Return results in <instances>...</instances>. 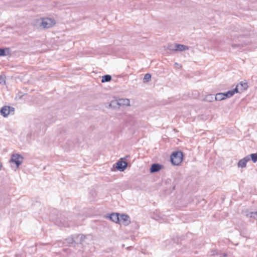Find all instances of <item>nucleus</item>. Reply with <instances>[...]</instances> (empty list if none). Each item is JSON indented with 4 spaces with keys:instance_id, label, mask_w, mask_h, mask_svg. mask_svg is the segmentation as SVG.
<instances>
[{
    "instance_id": "obj_16",
    "label": "nucleus",
    "mask_w": 257,
    "mask_h": 257,
    "mask_svg": "<svg viewBox=\"0 0 257 257\" xmlns=\"http://www.w3.org/2000/svg\"><path fill=\"white\" fill-rule=\"evenodd\" d=\"M151 78V74L149 73H147L145 75L143 81L144 82H147L149 80H150Z\"/></svg>"
},
{
    "instance_id": "obj_13",
    "label": "nucleus",
    "mask_w": 257,
    "mask_h": 257,
    "mask_svg": "<svg viewBox=\"0 0 257 257\" xmlns=\"http://www.w3.org/2000/svg\"><path fill=\"white\" fill-rule=\"evenodd\" d=\"M188 49V47L184 45L176 44V51H183Z\"/></svg>"
},
{
    "instance_id": "obj_21",
    "label": "nucleus",
    "mask_w": 257,
    "mask_h": 257,
    "mask_svg": "<svg viewBox=\"0 0 257 257\" xmlns=\"http://www.w3.org/2000/svg\"><path fill=\"white\" fill-rule=\"evenodd\" d=\"M2 165L1 162H0V170H1V169H2Z\"/></svg>"
},
{
    "instance_id": "obj_20",
    "label": "nucleus",
    "mask_w": 257,
    "mask_h": 257,
    "mask_svg": "<svg viewBox=\"0 0 257 257\" xmlns=\"http://www.w3.org/2000/svg\"><path fill=\"white\" fill-rule=\"evenodd\" d=\"M232 47L234 48H237L240 46V44H232Z\"/></svg>"
},
{
    "instance_id": "obj_3",
    "label": "nucleus",
    "mask_w": 257,
    "mask_h": 257,
    "mask_svg": "<svg viewBox=\"0 0 257 257\" xmlns=\"http://www.w3.org/2000/svg\"><path fill=\"white\" fill-rule=\"evenodd\" d=\"M23 157L19 154H13L12 156L10 162L12 164L15 165L16 167L18 168L20 165L22 163Z\"/></svg>"
},
{
    "instance_id": "obj_2",
    "label": "nucleus",
    "mask_w": 257,
    "mask_h": 257,
    "mask_svg": "<svg viewBox=\"0 0 257 257\" xmlns=\"http://www.w3.org/2000/svg\"><path fill=\"white\" fill-rule=\"evenodd\" d=\"M55 24V21L52 18H44L41 20L40 25L43 28L48 29L52 27Z\"/></svg>"
},
{
    "instance_id": "obj_1",
    "label": "nucleus",
    "mask_w": 257,
    "mask_h": 257,
    "mask_svg": "<svg viewBox=\"0 0 257 257\" xmlns=\"http://www.w3.org/2000/svg\"><path fill=\"white\" fill-rule=\"evenodd\" d=\"M183 155L181 152H173L171 156V161L174 165H179L183 161Z\"/></svg>"
},
{
    "instance_id": "obj_7",
    "label": "nucleus",
    "mask_w": 257,
    "mask_h": 257,
    "mask_svg": "<svg viewBox=\"0 0 257 257\" xmlns=\"http://www.w3.org/2000/svg\"><path fill=\"white\" fill-rule=\"evenodd\" d=\"M127 163L125 161H123L122 159L120 160L117 163H116V168L117 170L123 171L124 170V169L127 167Z\"/></svg>"
},
{
    "instance_id": "obj_12",
    "label": "nucleus",
    "mask_w": 257,
    "mask_h": 257,
    "mask_svg": "<svg viewBox=\"0 0 257 257\" xmlns=\"http://www.w3.org/2000/svg\"><path fill=\"white\" fill-rule=\"evenodd\" d=\"M162 168V166L159 164H154L152 165L151 168V172H155L159 171Z\"/></svg>"
},
{
    "instance_id": "obj_4",
    "label": "nucleus",
    "mask_w": 257,
    "mask_h": 257,
    "mask_svg": "<svg viewBox=\"0 0 257 257\" xmlns=\"http://www.w3.org/2000/svg\"><path fill=\"white\" fill-rule=\"evenodd\" d=\"M14 108L9 106H4L1 109V113L4 117L8 116L11 113H14Z\"/></svg>"
},
{
    "instance_id": "obj_10",
    "label": "nucleus",
    "mask_w": 257,
    "mask_h": 257,
    "mask_svg": "<svg viewBox=\"0 0 257 257\" xmlns=\"http://www.w3.org/2000/svg\"><path fill=\"white\" fill-rule=\"evenodd\" d=\"M118 104L119 105L130 106V100L126 98H121L118 99L117 101Z\"/></svg>"
},
{
    "instance_id": "obj_11",
    "label": "nucleus",
    "mask_w": 257,
    "mask_h": 257,
    "mask_svg": "<svg viewBox=\"0 0 257 257\" xmlns=\"http://www.w3.org/2000/svg\"><path fill=\"white\" fill-rule=\"evenodd\" d=\"M109 218L113 222L119 223V217L118 213H112Z\"/></svg>"
},
{
    "instance_id": "obj_6",
    "label": "nucleus",
    "mask_w": 257,
    "mask_h": 257,
    "mask_svg": "<svg viewBox=\"0 0 257 257\" xmlns=\"http://www.w3.org/2000/svg\"><path fill=\"white\" fill-rule=\"evenodd\" d=\"M235 88H237L238 92L239 91L243 92L248 88L247 82L245 81H241L236 85Z\"/></svg>"
},
{
    "instance_id": "obj_19",
    "label": "nucleus",
    "mask_w": 257,
    "mask_h": 257,
    "mask_svg": "<svg viewBox=\"0 0 257 257\" xmlns=\"http://www.w3.org/2000/svg\"><path fill=\"white\" fill-rule=\"evenodd\" d=\"M6 50L5 49L0 48V56H6Z\"/></svg>"
},
{
    "instance_id": "obj_8",
    "label": "nucleus",
    "mask_w": 257,
    "mask_h": 257,
    "mask_svg": "<svg viewBox=\"0 0 257 257\" xmlns=\"http://www.w3.org/2000/svg\"><path fill=\"white\" fill-rule=\"evenodd\" d=\"M249 160L248 157H246L243 159L240 160L238 163V166L240 168H244L246 166L247 162Z\"/></svg>"
},
{
    "instance_id": "obj_22",
    "label": "nucleus",
    "mask_w": 257,
    "mask_h": 257,
    "mask_svg": "<svg viewBox=\"0 0 257 257\" xmlns=\"http://www.w3.org/2000/svg\"><path fill=\"white\" fill-rule=\"evenodd\" d=\"M255 214L256 215H257V212H256L255 213Z\"/></svg>"
},
{
    "instance_id": "obj_14",
    "label": "nucleus",
    "mask_w": 257,
    "mask_h": 257,
    "mask_svg": "<svg viewBox=\"0 0 257 257\" xmlns=\"http://www.w3.org/2000/svg\"><path fill=\"white\" fill-rule=\"evenodd\" d=\"M215 99L217 101H221L224 99V94L223 93H218L216 94Z\"/></svg>"
},
{
    "instance_id": "obj_5",
    "label": "nucleus",
    "mask_w": 257,
    "mask_h": 257,
    "mask_svg": "<svg viewBox=\"0 0 257 257\" xmlns=\"http://www.w3.org/2000/svg\"><path fill=\"white\" fill-rule=\"evenodd\" d=\"M131 223L130 217L125 214H121L119 217V224L125 226L128 225Z\"/></svg>"
},
{
    "instance_id": "obj_9",
    "label": "nucleus",
    "mask_w": 257,
    "mask_h": 257,
    "mask_svg": "<svg viewBox=\"0 0 257 257\" xmlns=\"http://www.w3.org/2000/svg\"><path fill=\"white\" fill-rule=\"evenodd\" d=\"M235 93H238L237 88H235L233 90H229L226 93H223L224 94V99L226 98H229L233 96Z\"/></svg>"
},
{
    "instance_id": "obj_18",
    "label": "nucleus",
    "mask_w": 257,
    "mask_h": 257,
    "mask_svg": "<svg viewBox=\"0 0 257 257\" xmlns=\"http://www.w3.org/2000/svg\"><path fill=\"white\" fill-rule=\"evenodd\" d=\"M250 157L252 161L255 163L257 161V154H252L250 155Z\"/></svg>"
},
{
    "instance_id": "obj_15",
    "label": "nucleus",
    "mask_w": 257,
    "mask_h": 257,
    "mask_svg": "<svg viewBox=\"0 0 257 257\" xmlns=\"http://www.w3.org/2000/svg\"><path fill=\"white\" fill-rule=\"evenodd\" d=\"M111 80L110 75H106L102 77L101 82H109Z\"/></svg>"
},
{
    "instance_id": "obj_17",
    "label": "nucleus",
    "mask_w": 257,
    "mask_h": 257,
    "mask_svg": "<svg viewBox=\"0 0 257 257\" xmlns=\"http://www.w3.org/2000/svg\"><path fill=\"white\" fill-rule=\"evenodd\" d=\"M168 49L171 51H176V44L169 45Z\"/></svg>"
}]
</instances>
